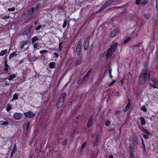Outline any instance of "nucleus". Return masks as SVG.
<instances>
[{
  "mask_svg": "<svg viewBox=\"0 0 158 158\" xmlns=\"http://www.w3.org/2000/svg\"><path fill=\"white\" fill-rule=\"evenodd\" d=\"M110 4V2H109L108 1L104 4L103 6H104L105 8H106L108 5Z\"/></svg>",
  "mask_w": 158,
  "mask_h": 158,
  "instance_id": "39",
  "label": "nucleus"
},
{
  "mask_svg": "<svg viewBox=\"0 0 158 158\" xmlns=\"http://www.w3.org/2000/svg\"><path fill=\"white\" fill-rule=\"evenodd\" d=\"M110 4V2H109L108 1L104 4L103 6H104L105 8H106L108 5Z\"/></svg>",
  "mask_w": 158,
  "mask_h": 158,
  "instance_id": "38",
  "label": "nucleus"
},
{
  "mask_svg": "<svg viewBox=\"0 0 158 158\" xmlns=\"http://www.w3.org/2000/svg\"><path fill=\"white\" fill-rule=\"evenodd\" d=\"M25 116L27 117L31 118L34 117L35 114L31 111H28L24 113Z\"/></svg>",
  "mask_w": 158,
  "mask_h": 158,
  "instance_id": "8",
  "label": "nucleus"
},
{
  "mask_svg": "<svg viewBox=\"0 0 158 158\" xmlns=\"http://www.w3.org/2000/svg\"><path fill=\"white\" fill-rule=\"evenodd\" d=\"M30 124V123L29 122H28L27 124V127H26V131H28L30 129V128H29Z\"/></svg>",
  "mask_w": 158,
  "mask_h": 158,
  "instance_id": "42",
  "label": "nucleus"
},
{
  "mask_svg": "<svg viewBox=\"0 0 158 158\" xmlns=\"http://www.w3.org/2000/svg\"><path fill=\"white\" fill-rule=\"evenodd\" d=\"M130 152V154L131 157H134V155L133 152L132 148L131 146H130L129 147Z\"/></svg>",
  "mask_w": 158,
  "mask_h": 158,
  "instance_id": "25",
  "label": "nucleus"
},
{
  "mask_svg": "<svg viewBox=\"0 0 158 158\" xmlns=\"http://www.w3.org/2000/svg\"><path fill=\"white\" fill-rule=\"evenodd\" d=\"M31 30V27H30L25 30L22 34L23 35H28L30 33Z\"/></svg>",
  "mask_w": 158,
  "mask_h": 158,
  "instance_id": "9",
  "label": "nucleus"
},
{
  "mask_svg": "<svg viewBox=\"0 0 158 158\" xmlns=\"http://www.w3.org/2000/svg\"><path fill=\"white\" fill-rule=\"evenodd\" d=\"M68 140V138H66L62 142V144L63 145H64L66 144L67 141Z\"/></svg>",
  "mask_w": 158,
  "mask_h": 158,
  "instance_id": "37",
  "label": "nucleus"
},
{
  "mask_svg": "<svg viewBox=\"0 0 158 158\" xmlns=\"http://www.w3.org/2000/svg\"><path fill=\"white\" fill-rule=\"evenodd\" d=\"M28 44V42L27 41H23L20 43L19 48L22 49L25 48V46H27L26 48H25V49H27L28 48L29 46L27 45Z\"/></svg>",
  "mask_w": 158,
  "mask_h": 158,
  "instance_id": "6",
  "label": "nucleus"
},
{
  "mask_svg": "<svg viewBox=\"0 0 158 158\" xmlns=\"http://www.w3.org/2000/svg\"><path fill=\"white\" fill-rule=\"evenodd\" d=\"M2 123V125H3L7 126L8 125L9 122L8 121H0V123Z\"/></svg>",
  "mask_w": 158,
  "mask_h": 158,
  "instance_id": "27",
  "label": "nucleus"
},
{
  "mask_svg": "<svg viewBox=\"0 0 158 158\" xmlns=\"http://www.w3.org/2000/svg\"><path fill=\"white\" fill-rule=\"evenodd\" d=\"M132 35H133V34L135 35L133 37H134L136 36H137L136 32V31H133V32L132 33Z\"/></svg>",
  "mask_w": 158,
  "mask_h": 158,
  "instance_id": "52",
  "label": "nucleus"
},
{
  "mask_svg": "<svg viewBox=\"0 0 158 158\" xmlns=\"http://www.w3.org/2000/svg\"><path fill=\"white\" fill-rule=\"evenodd\" d=\"M8 67L9 66L8 65L6 64V63L5 62V68L4 69V70L6 71H8Z\"/></svg>",
  "mask_w": 158,
  "mask_h": 158,
  "instance_id": "32",
  "label": "nucleus"
},
{
  "mask_svg": "<svg viewBox=\"0 0 158 158\" xmlns=\"http://www.w3.org/2000/svg\"><path fill=\"white\" fill-rule=\"evenodd\" d=\"M145 133L149 135V132L147 131L146 130L144 129L143 131Z\"/></svg>",
  "mask_w": 158,
  "mask_h": 158,
  "instance_id": "50",
  "label": "nucleus"
},
{
  "mask_svg": "<svg viewBox=\"0 0 158 158\" xmlns=\"http://www.w3.org/2000/svg\"><path fill=\"white\" fill-rule=\"evenodd\" d=\"M148 71L147 67H145L141 71L139 77L138 83L140 85H142L145 83L147 78Z\"/></svg>",
  "mask_w": 158,
  "mask_h": 158,
  "instance_id": "1",
  "label": "nucleus"
},
{
  "mask_svg": "<svg viewBox=\"0 0 158 158\" xmlns=\"http://www.w3.org/2000/svg\"><path fill=\"white\" fill-rule=\"evenodd\" d=\"M93 116H91L90 117L89 121L88 122V123L87 124V127L88 128L89 127L92 125L93 120Z\"/></svg>",
  "mask_w": 158,
  "mask_h": 158,
  "instance_id": "10",
  "label": "nucleus"
},
{
  "mask_svg": "<svg viewBox=\"0 0 158 158\" xmlns=\"http://www.w3.org/2000/svg\"><path fill=\"white\" fill-rule=\"evenodd\" d=\"M82 40L81 39L79 41L77 47L76 51L77 54L78 56L80 54L81 49L82 45Z\"/></svg>",
  "mask_w": 158,
  "mask_h": 158,
  "instance_id": "5",
  "label": "nucleus"
},
{
  "mask_svg": "<svg viewBox=\"0 0 158 158\" xmlns=\"http://www.w3.org/2000/svg\"><path fill=\"white\" fill-rule=\"evenodd\" d=\"M18 95L17 93H15L13 96V98L11 100L14 101L15 100L18 99Z\"/></svg>",
  "mask_w": 158,
  "mask_h": 158,
  "instance_id": "24",
  "label": "nucleus"
},
{
  "mask_svg": "<svg viewBox=\"0 0 158 158\" xmlns=\"http://www.w3.org/2000/svg\"><path fill=\"white\" fill-rule=\"evenodd\" d=\"M92 71V68L90 69L87 72L85 75L84 77L85 78L87 77H88L89 74Z\"/></svg>",
  "mask_w": 158,
  "mask_h": 158,
  "instance_id": "28",
  "label": "nucleus"
},
{
  "mask_svg": "<svg viewBox=\"0 0 158 158\" xmlns=\"http://www.w3.org/2000/svg\"><path fill=\"white\" fill-rule=\"evenodd\" d=\"M130 106V105L129 103H128L126 106V108L124 110V111H127L128 109H129Z\"/></svg>",
  "mask_w": 158,
  "mask_h": 158,
  "instance_id": "34",
  "label": "nucleus"
},
{
  "mask_svg": "<svg viewBox=\"0 0 158 158\" xmlns=\"http://www.w3.org/2000/svg\"><path fill=\"white\" fill-rule=\"evenodd\" d=\"M67 23V21L65 20H64L63 24L62 25V27L63 28H65L66 27Z\"/></svg>",
  "mask_w": 158,
  "mask_h": 158,
  "instance_id": "33",
  "label": "nucleus"
},
{
  "mask_svg": "<svg viewBox=\"0 0 158 158\" xmlns=\"http://www.w3.org/2000/svg\"><path fill=\"white\" fill-rule=\"evenodd\" d=\"M17 150V147L15 144L14 145L13 148L12 150V152H15Z\"/></svg>",
  "mask_w": 158,
  "mask_h": 158,
  "instance_id": "36",
  "label": "nucleus"
},
{
  "mask_svg": "<svg viewBox=\"0 0 158 158\" xmlns=\"http://www.w3.org/2000/svg\"><path fill=\"white\" fill-rule=\"evenodd\" d=\"M142 146H143V147L144 148H145V146L144 144V142H143V139H142Z\"/></svg>",
  "mask_w": 158,
  "mask_h": 158,
  "instance_id": "57",
  "label": "nucleus"
},
{
  "mask_svg": "<svg viewBox=\"0 0 158 158\" xmlns=\"http://www.w3.org/2000/svg\"><path fill=\"white\" fill-rule=\"evenodd\" d=\"M130 38H128V39H127V40H125L124 41V42H125V43L127 42L128 41V40Z\"/></svg>",
  "mask_w": 158,
  "mask_h": 158,
  "instance_id": "60",
  "label": "nucleus"
},
{
  "mask_svg": "<svg viewBox=\"0 0 158 158\" xmlns=\"http://www.w3.org/2000/svg\"><path fill=\"white\" fill-rule=\"evenodd\" d=\"M141 0H136L135 3L137 5H138L140 3V2ZM148 1V0H143V1L142 2L143 4L144 5H145L147 4Z\"/></svg>",
  "mask_w": 158,
  "mask_h": 158,
  "instance_id": "14",
  "label": "nucleus"
},
{
  "mask_svg": "<svg viewBox=\"0 0 158 158\" xmlns=\"http://www.w3.org/2000/svg\"><path fill=\"white\" fill-rule=\"evenodd\" d=\"M144 16L147 19H148L150 17L151 15L149 14H145L144 15Z\"/></svg>",
  "mask_w": 158,
  "mask_h": 158,
  "instance_id": "30",
  "label": "nucleus"
},
{
  "mask_svg": "<svg viewBox=\"0 0 158 158\" xmlns=\"http://www.w3.org/2000/svg\"><path fill=\"white\" fill-rule=\"evenodd\" d=\"M18 54V52L15 51L13 52L11 54H10L9 56V59H11L14 56H16Z\"/></svg>",
  "mask_w": 158,
  "mask_h": 158,
  "instance_id": "16",
  "label": "nucleus"
},
{
  "mask_svg": "<svg viewBox=\"0 0 158 158\" xmlns=\"http://www.w3.org/2000/svg\"><path fill=\"white\" fill-rule=\"evenodd\" d=\"M140 109L141 110L144 112H146L147 111V109L146 108L145 106H143L140 107Z\"/></svg>",
  "mask_w": 158,
  "mask_h": 158,
  "instance_id": "29",
  "label": "nucleus"
},
{
  "mask_svg": "<svg viewBox=\"0 0 158 158\" xmlns=\"http://www.w3.org/2000/svg\"><path fill=\"white\" fill-rule=\"evenodd\" d=\"M40 40L39 38L36 36H34L32 39V43H37L36 41Z\"/></svg>",
  "mask_w": 158,
  "mask_h": 158,
  "instance_id": "15",
  "label": "nucleus"
},
{
  "mask_svg": "<svg viewBox=\"0 0 158 158\" xmlns=\"http://www.w3.org/2000/svg\"><path fill=\"white\" fill-rule=\"evenodd\" d=\"M108 73L109 74L111 73V68L110 67H109L108 69Z\"/></svg>",
  "mask_w": 158,
  "mask_h": 158,
  "instance_id": "47",
  "label": "nucleus"
},
{
  "mask_svg": "<svg viewBox=\"0 0 158 158\" xmlns=\"http://www.w3.org/2000/svg\"><path fill=\"white\" fill-rule=\"evenodd\" d=\"M120 82L122 84H123V80H121L120 81Z\"/></svg>",
  "mask_w": 158,
  "mask_h": 158,
  "instance_id": "64",
  "label": "nucleus"
},
{
  "mask_svg": "<svg viewBox=\"0 0 158 158\" xmlns=\"http://www.w3.org/2000/svg\"><path fill=\"white\" fill-rule=\"evenodd\" d=\"M40 4L39 3L37 5H36L35 7H34V10H36L38 9L40 6Z\"/></svg>",
  "mask_w": 158,
  "mask_h": 158,
  "instance_id": "45",
  "label": "nucleus"
},
{
  "mask_svg": "<svg viewBox=\"0 0 158 158\" xmlns=\"http://www.w3.org/2000/svg\"><path fill=\"white\" fill-rule=\"evenodd\" d=\"M49 66L50 68L54 69L55 68L56 64L53 62H51L49 64Z\"/></svg>",
  "mask_w": 158,
  "mask_h": 158,
  "instance_id": "20",
  "label": "nucleus"
},
{
  "mask_svg": "<svg viewBox=\"0 0 158 158\" xmlns=\"http://www.w3.org/2000/svg\"><path fill=\"white\" fill-rule=\"evenodd\" d=\"M115 81H113L109 83V86H111L112 85L115 83Z\"/></svg>",
  "mask_w": 158,
  "mask_h": 158,
  "instance_id": "48",
  "label": "nucleus"
},
{
  "mask_svg": "<svg viewBox=\"0 0 158 158\" xmlns=\"http://www.w3.org/2000/svg\"><path fill=\"white\" fill-rule=\"evenodd\" d=\"M48 52L47 50H43L40 51V54H44L47 53Z\"/></svg>",
  "mask_w": 158,
  "mask_h": 158,
  "instance_id": "40",
  "label": "nucleus"
},
{
  "mask_svg": "<svg viewBox=\"0 0 158 158\" xmlns=\"http://www.w3.org/2000/svg\"><path fill=\"white\" fill-rule=\"evenodd\" d=\"M114 0H109V1H108V2H110V4H111L114 1Z\"/></svg>",
  "mask_w": 158,
  "mask_h": 158,
  "instance_id": "58",
  "label": "nucleus"
},
{
  "mask_svg": "<svg viewBox=\"0 0 158 158\" xmlns=\"http://www.w3.org/2000/svg\"><path fill=\"white\" fill-rule=\"evenodd\" d=\"M117 44L118 43L117 42H114L108 49L106 55V57L107 59L111 57L114 53Z\"/></svg>",
  "mask_w": 158,
  "mask_h": 158,
  "instance_id": "2",
  "label": "nucleus"
},
{
  "mask_svg": "<svg viewBox=\"0 0 158 158\" xmlns=\"http://www.w3.org/2000/svg\"><path fill=\"white\" fill-rule=\"evenodd\" d=\"M85 79V78L84 77L81 78H80L77 81V84H79L82 82Z\"/></svg>",
  "mask_w": 158,
  "mask_h": 158,
  "instance_id": "26",
  "label": "nucleus"
},
{
  "mask_svg": "<svg viewBox=\"0 0 158 158\" xmlns=\"http://www.w3.org/2000/svg\"><path fill=\"white\" fill-rule=\"evenodd\" d=\"M119 33L117 29L114 30L112 32L111 34V37H113L117 35Z\"/></svg>",
  "mask_w": 158,
  "mask_h": 158,
  "instance_id": "11",
  "label": "nucleus"
},
{
  "mask_svg": "<svg viewBox=\"0 0 158 158\" xmlns=\"http://www.w3.org/2000/svg\"><path fill=\"white\" fill-rule=\"evenodd\" d=\"M12 105L11 104H8L6 106V110L9 112L12 108Z\"/></svg>",
  "mask_w": 158,
  "mask_h": 158,
  "instance_id": "21",
  "label": "nucleus"
},
{
  "mask_svg": "<svg viewBox=\"0 0 158 158\" xmlns=\"http://www.w3.org/2000/svg\"><path fill=\"white\" fill-rule=\"evenodd\" d=\"M23 116L21 113L16 112L14 114L13 117L15 119L18 120L20 119Z\"/></svg>",
  "mask_w": 158,
  "mask_h": 158,
  "instance_id": "7",
  "label": "nucleus"
},
{
  "mask_svg": "<svg viewBox=\"0 0 158 158\" xmlns=\"http://www.w3.org/2000/svg\"><path fill=\"white\" fill-rule=\"evenodd\" d=\"M32 57H34V58H35L36 59H37V58H38V57H37V56H35V55H33L32 56Z\"/></svg>",
  "mask_w": 158,
  "mask_h": 158,
  "instance_id": "62",
  "label": "nucleus"
},
{
  "mask_svg": "<svg viewBox=\"0 0 158 158\" xmlns=\"http://www.w3.org/2000/svg\"><path fill=\"white\" fill-rule=\"evenodd\" d=\"M105 7L104 6H102V7H101V8H100V9L98 10V12H99V11H101L102 10H103V9H105Z\"/></svg>",
  "mask_w": 158,
  "mask_h": 158,
  "instance_id": "51",
  "label": "nucleus"
},
{
  "mask_svg": "<svg viewBox=\"0 0 158 158\" xmlns=\"http://www.w3.org/2000/svg\"><path fill=\"white\" fill-rule=\"evenodd\" d=\"M143 137H144L145 139H148V135H145V134L143 135Z\"/></svg>",
  "mask_w": 158,
  "mask_h": 158,
  "instance_id": "56",
  "label": "nucleus"
},
{
  "mask_svg": "<svg viewBox=\"0 0 158 158\" xmlns=\"http://www.w3.org/2000/svg\"><path fill=\"white\" fill-rule=\"evenodd\" d=\"M41 28V26L40 25H39L37 27H36L35 29L36 30H39Z\"/></svg>",
  "mask_w": 158,
  "mask_h": 158,
  "instance_id": "49",
  "label": "nucleus"
},
{
  "mask_svg": "<svg viewBox=\"0 0 158 158\" xmlns=\"http://www.w3.org/2000/svg\"><path fill=\"white\" fill-rule=\"evenodd\" d=\"M152 81L158 85V79L156 78H153L152 79Z\"/></svg>",
  "mask_w": 158,
  "mask_h": 158,
  "instance_id": "35",
  "label": "nucleus"
},
{
  "mask_svg": "<svg viewBox=\"0 0 158 158\" xmlns=\"http://www.w3.org/2000/svg\"><path fill=\"white\" fill-rule=\"evenodd\" d=\"M138 140L136 138H134L133 139V144L134 146H136L138 143Z\"/></svg>",
  "mask_w": 158,
  "mask_h": 158,
  "instance_id": "23",
  "label": "nucleus"
},
{
  "mask_svg": "<svg viewBox=\"0 0 158 158\" xmlns=\"http://www.w3.org/2000/svg\"><path fill=\"white\" fill-rule=\"evenodd\" d=\"M32 44H33L34 48L35 50L39 49L41 48V46L38 44V43Z\"/></svg>",
  "mask_w": 158,
  "mask_h": 158,
  "instance_id": "13",
  "label": "nucleus"
},
{
  "mask_svg": "<svg viewBox=\"0 0 158 158\" xmlns=\"http://www.w3.org/2000/svg\"><path fill=\"white\" fill-rule=\"evenodd\" d=\"M97 143H98V139L97 138L96 140L95 143H94V145H95Z\"/></svg>",
  "mask_w": 158,
  "mask_h": 158,
  "instance_id": "59",
  "label": "nucleus"
},
{
  "mask_svg": "<svg viewBox=\"0 0 158 158\" xmlns=\"http://www.w3.org/2000/svg\"><path fill=\"white\" fill-rule=\"evenodd\" d=\"M34 7H32L28 13V17L27 20L24 22L25 23H26L29 22L34 17L35 15L34 14Z\"/></svg>",
  "mask_w": 158,
  "mask_h": 158,
  "instance_id": "4",
  "label": "nucleus"
},
{
  "mask_svg": "<svg viewBox=\"0 0 158 158\" xmlns=\"http://www.w3.org/2000/svg\"><path fill=\"white\" fill-rule=\"evenodd\" d=\"M15 8L14 7H12L11 8H9L8 9L9 11H13L15 10Z\"/></svg>",
  "mask_w": 158,
  "mask_h": 158,
  "instance_id": "44",
  "label": "nucleus"
},
{
  "mask_svg": "<svg viewBox=\"0 0 158 158\" xmlns=\"http://www.w3.org/2000/svg\"><path fill=\"white\" fill-rule=\"evenodd\" d=\"M62 43L61 42H60L59 44V48L60 51H61V46L62 45Z\"/></svg>",
  "mask_w": 158,
  "mask_h": 158,
  "instance_id": "46",
  "label": "nucleus"
},
{
  "mask_svg": "<svg viewBox=\"0 0 158 158\" xmlns=\"http://www.w3.org/2000/svg\"><path fill=\"white\" fill-rule=\"evenodd\" d=\"M66 95V93H63L60 96L56 103V106L58 108H60L63 105Z\"/></svg>",
  "mask_w": 158,
  "mask_h": 158,
  "instance_id": "3",
  "label": "nucleus"
},
{
  "mask_svg": "<svg viewBox=\"0 0 158 158\" xmlns=\"http://www.w3.org/2000/svg\"><path fill=\"white\" fill-rule=\"evenodd\" d=\"M10 18V16L9 15H5L2 17V19H9Z\"/></svg>",
  "mask_w": 158,
  "mask_h": 158,
  "instance_id": "43",
  "label": "nucleus"
},
{
  "mask_svg": "<svg viewBox=\"0 0 158 158\" xmlns=\"http://www.w3.org/2000/svg\"><path fill=\"white\" fill-rule=\"evenodd\" d=\"M16 77V75L15 74H13L10 75L8 78L9 81H12Z\"/></svg>",
  "mask_w": 158,
  "mask_h": 158,
  "instance_id": "19",
  "label": "nucleus"
},
{
  "mask_svg": "<svg viewBox=\"0 0 158 158\" xmlns=\"http://www.w3.org/2000/svg\"><path fill=\"white\" fill-rule=\"evenodd\" d=\"M150 85L152 87L154 88H157L156 85H155V84H151V85Z\"/></svg>",
  "mask_w": 158,
  "mask_h": 158,
  "instance_id": "54",
  "label": "nucleus"
},
{
  "mask_svg": "<svg viewBox=\"0 0 158 158\" xmlns=\"http://www.w3.org/2000/svg\"><path fill=\"white\" fill-rule=\"evenodd\" d=\"M82 62L81 59L80 58L77 59L75 62V64L76 65L80 64Z\"/></svg>",
  "mask_w": 158,
  "mask_h": 158,
  "instance_id": "17",
  "label": "nucleus"
},
{
  "mask_svg": "<svg viewBox=\"0 0 158 158\" xmlns=\"http://www.w3.org/2000/svg\"><path fill=\"white\" fill-rule=\"evenodd\" d=\"M86 142H85L82 144V145H81V151L82 150H83L85 148V146L86 145Z\"/></svg>",
  "mask_w": 158,
  "mask_h": 158,
  "instance_id": "31",
  "label": "nucleus"
},
{
  "mask_svg": "<svg viewBox=\"0 0 158 158\" xmlns=\"http://www.w3.org/2000/svg\"><path fill=\"white\" fill-rule=\"evenodd\" d=\"M141 42L135 45H134V47H139L141 44Z\"/></svg>",
  "mask_w": 158,
  "mask_h": 158,
  "instance_id": "53",
  "label": "nucleus"
},
{
  "mask_svg": "<svg viewBox=\"0 0 158 158\" xmlns=\"http://www.w3.org/2000/svg\"><path fill=\"white\" fill-rule=\"evenodd\" d=\"M109 77H110V78H112V77H113V76L112 75H111V74H109Z\"/></svg>",
  "mask_w": 158,
  "mask_h": 158,
  "instance_id": "61",
  "label": "nucleus"
},
{
  "mask_svg": "<svg viewBox=\"0 0 158 158\" xmlns=\"http://www.w3.org/2000/svg\"><path fill=\"white\" fill-rule=\"evenodd\" d=\"M141 121V124L142 125H144L145 124V122L144 118L143 117H140L139 118Z\"/></svg>",
  "mask_w": 158,
  "mask_h": 158,
  "instance_id": "18",
  "label": "nucleus"
},
{
  "mask_svg": "<svg viewBox=\"0 0 158 158\" xmlns=\"http://www.w3.org/2000/svg\"><path fill=\"white\" fill-rule=\"evenodd\" d=\"M89 39L87 38L84 44V49L85 50H87L88 48V46L89 45Z\"/></svg>",
  "mask_w": 158,
  "mask_h": 158,
  "instance_id": "12",
  "label": "nucleus"
},
{
  "mask_svg": "<svg viewBox=\"0 0 158 158\" xmlns=\"http://www.w3.org/2000/svg\"><path fill=\"white\" fill-rule=\"evenodd\" d=\"M7 49H5L2 51L0 53V56H3L5 55L7 52Z\"/></svg>",
  "mask_w": 158,
  "mask_h": 158,
  "instance_id": "22",
  "label": "nucleus"
},
{
  "mask_svg": "<svg viewBox=\"0 0 158 158\" xmlns=\"http://www.w3.org/2000/svg\"><path fill=\"white\" fill-rule=\"evenodd\" d=\"M54 55L55 56V57H56V58H57L59 56H58V53H56L54 52Z\"/></svg>",
  "mask_w": 158,
  "mask_h": 158,
  "instance_id": "55",
  "label": "nucleus"
},
{
  "mask_svg": "<svg viewBox=\"0 0 158 158\" xmlns=\"http://www.w3.org/2000/svg\"><path fill=\"white\" fill-rule=\"evenodd\" d=\"M110 122L109 120L106 121L105 123V124L106 126H108L110 125Z\"/></svg>",
  "mask_w": 158,
  "mask_h": 158,
  "instance_id": "41",
  "label": "nucleus"
},
{
  "mask_svg": "<svg viewBox=\"0 0 158 158\" xmlns=\"http://www.w3.org/2000/svg\"><path fill=\"white\" fill-rule=\"evenodd\" d=\"M109 158H113V156L112 155H110L109 156Z\"/></svg>",
  "mask_w": 158,
  "mask_h": 158,
  "instance_id": "63",
  "label": "nucleus"
}]
</instances>
